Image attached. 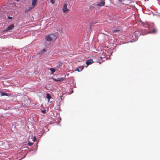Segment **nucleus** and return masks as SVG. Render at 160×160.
<instances>
[{
    "instance_id": "2",
    "label": "nucleus",
    "mask_w": 160,
    "mask_h": 160,
    "mask_svg": "<svg viewBox=\"0 0 160 160\" xmlns=\"http://www.w3.org/2000/svg\"><path fill=\"white\" fill-rule=\"evenodd\" d=\"M30 103L28 97L26 95L23 96L21 101V106L25 108H28Z\"/></svg>"
},
{
    "instance_id": "13",
    "label": "nucleus",
    "mask_w": 160,
    "mask_h": 160,
    "mask_svg": "<svg viewBox=\"0 0 160 160\" xmlns=\"http://www.w3.org/2000/svg\"><path fill=\"white\" fill-rule=\"evenodd\" d=\"M49 70L51 71L52 74H53L56 71L55 69L53 68H49Z\"/></svg>"
},
{
    "instance_id": "5",
    "label": "nucleus",
    "mask_w": 160,
    "mask_h": 160,
    "mask_svg": "<svg viewBox=\"0 0 160 160\" xmlns=\"http://www.w3.org/2000/svg\"><path fill=\"white\" fill-rule=\"evenodd\" d=\"M62 11L63 12L65 13H68L69 11V9L67 8V4H66L65 3L64 4Z\"/></svg>"
},
{
    "instance_id": "24",
    "label": "nucleus",
    "mask_w": 160,
    "mask_h": 160,
    "mask_svg": "<svg viewBox=\"0 0 160 160\" xmlns=\"http://www.w3.org/2000/svg\"><path fill=\"white\" fill-rule=\"evenodd\" d=\"M42 112L43 113H45L46 112V111L45 110H44L43 111H42Z\"/></svg>"
},
{
    "instance_id": "9",
    "label": "nucleus",
    "mask_w": 160,
    "mask_h": 160,
    "mask_svg": "<svg viewBox=\"0 0 160 160\" xmlns=\"http://www.w3.org/2000/svg\"><path fill=\"white\" fill-rule=\"evenodd\" d=\"M140 34L139 33L138 31H135L134 32L133 35H134L136 37H138L139 35Z\"/></svg>"
},
{
    "instance_id": "22",
    "label": "nucleus",
    "mask_w": 160,
    "mask_h": 160,
    "mask_svg": "<svg viewBox=\"0 0 160 160\" xmlns=\"http://www.w3.org/2000/svg\"><path fill=\"white\" fill-rule=\"evenodd\" d=\"M36 138L35 137H34V139L33 140V142L35 141H36Z\"/></svg>"
},
{
    "instance_id": "4",
    "label": "nucleus",
    "mask_w": 160,
    "mask_h": 160,
    "mask_svg": "<svg viewBox=\"0 0 160 160\" xmlns=\"http://www.w3.org/2000/svg\"><path fill=\"white\" fill-rule=\"evenodd\" d=\"M12 4H6L2 6V8L4 10H10L12 8Z\"/></svg>"
},
{
    "instance_id": "17",
    "label": "nucleus",
    "mask_w": 160,
    "mask_h": 160,
    "mask_svg": "<svg viewBox=\"0 0 160 160\" xmlns=\"http://www.w3.org/2000/svg\"><path fill=\"white\" fill-rule=\"evenodd\" d=\"M84 68V66H80L78 67L79 70H80V71H81Z\"/></svg>"
},
{
    "instance_id": "18",
    "label": "nucleus",
    "mask_w": 160,
    "mask_h": 160,
    "mask_svg": "<svg viewBox=\"0 0 160 160\" xmlns=\"http://www.w3.org/2000/svg\"><path fill=\"white\" fill-rule=\"evenodd\" d=\"M33 144V142H31L30 141H28V144L30 146H31Z\"/></svg>"
},
{
    "instance_id": "15",
    "label": "nucleus",
    "mask_w": 160,
    "mask_h": 160,
    "mask_svg": "<svg viewBox=\"0 0 160 160\" xmlns=\"http://www.w3.org/2000/svg\"><path fill=\"white\" fill-rule=\"evenodd\" d=\"M121 29L119 28H118L116 30H114L112 31V33H114L116 32H118L120 31Z\"/></svg>"
},
{
    "instance_id": "1",
    "label": "nucleus",
    "mask_w": 160,
    "mask_h": 160,
    "mask_svg": "<svg viewBox=\"0 0 160 160\" xmlns=\"http://www.w3.org/2000/svg\"><path fill=\"white\" fill-rule=\"evenodd\" d=\"M57 38V36L54 34H50L45 36V42L46 44L49 45L52 42L55 41Z\"/></svg>"
},
{
    "instance_id": "16",
    "label": "nucleus",
    "mask_w": 160,
    "mask_h": 160,
    "mask_svg": "<svg viewBox=\"0 0 160 160\" xmlns=\"http://www.w3.org/2000/svg\"><path fill=\"white\" fill-rule=\"evenodd\" d=\"M63 80V79L62 78H58L57 79H55V81H62Z\"/></svg>"
},
{
    "instance_id": "8",
    "label": "nucleus",
    "mask_w": 160,
    "mask_h": 160,
    "mask_svg": "<svg viewBox=\"0 0 160 160\" xmlns=\"http://www.w3.org/2000/svg\"><path fill=\"white\" fill-rule=\"evenodd\" d=\"M14 27V26L13 24H11V25L9 26L7 28V29L6 30V31L10 30L12 29Z\"/></svg>"
},
{
    "instance_id": "28",
    "label": "nucleus",
    "mask_w": 160,
    "mask_h": 160,
    "mask_svg": "<svg viewBox=\"0 0 160 160\" xmlns=\"http://www.w3.org/2000/svg\"><path fill=\"white\" fill-rule=\"evenodd\" d=\"M99 63L100 64L101 63V62H100Z\"/></svg>"
},
{
    "instance_id": "12",
    "label": "nucleus",
    "mask_w": 160,
    "mask_h": 160,
    "mask_svg": "<svg viewBox=\"0 0 160 160\" xmlns=\"http://www.w3.org/2000/svg\"><path fill=\"white\" fill-rule=\"evenodd\" d=\"M46 49H43L42 50L40 51V52H39V54H42L46 52Z\"/></svg>"
},
{
    "instance_id": "10",
    "label": "nucleus",
    "mask_w": 160,
    "mask_h": 160,
    "mask_svg": "<svg viewBox=\"0 0 160 160\" xmlns=\"http://www.w3.org/2000/svg\"><path fill=\"white\" fill-rule=\"evenodd\" d=\"M0 95L1 96H8V94L7 93L3 92H0Z\"/></svg>"
},
{
    "instance_id": "14",
    "label": "nucleus",
    "mask_w": 160,
    "mask_h": 160,
    "mask_svg": "<svg viewBox=\"0 0 160 160\" xmlns=\"http://www.w3.org/2000/svg\"><path fill=\"white\" fill-rule=\"evenodd\" d=\"M21 121L22 122V123H23L24 124L26 123V120L25 118L24 117H22L21 118Z\"/></svg>"
},
{
    "instance_id": "20",
    "label": "nucleus",
    "mask_w": 160,
    "mask_h": 160,
    "mask_svg": "<svg viewBox=\"0 0 160 160\" xmlns=\"http://www.w3.org/2000/svg\"><path fill=\"white\" fill-rule=\"evenodd\" d=\"M50 2L52 4H54L55 3V1L54 0H50Z\"/></svg>"
},
{
    "instance_id": "26",
    "label": "nucleus",
    "mask_w": 160,
    "mask_h": 160,
    "mask_svg": "<svg viewBox=\"0 0 160 160\" xmlns=\"http://www.w3.org/2000/svg\"><path fill=\"white\" fill-rule=\"evenodd\" d=\"M16 0V1H19V0Z\"/></svg>"
},
{
    "instance_id": "3",
    "label": "nucleus",
    "mask_w": 160,
    "mask_h": 160,
    "mask_svg": "<svg viewBox=\"0 0 160 160\" xmlns=\"http://www.w3.org/2000/svg\"><path fill=\"white\" fill-rule=\"evenodd\" d=\"M37 0H32V7H29L28 10L27 9H26L25 12H28L33 8L36 5Z\"/></svg>"
},
{
    "instance_id": "6",
    "label": "nucleus",
    "mask_w": 160,
    "mask_h": 160,
    "mask_svg": "<svg viewBox=\"0 0 160 160\" xmlns=\"http://www.w3.org/2000/svg\"><path fill=\"white\" fill-rule=\"evenodd\" d=\"M105 5V2L104 0H102L99 3L97 4V5L100 7L104 6Z\"/></svg>"
},
{
    "instance_id": "25",
    "label": "nucleus",
    "mask_w": 160,
    "mask_h": 160,
    "mask_svg": "<svg viewBox=\"0 0 160 160\" xmlns=\"http://www.w3.org/2000/svg\"><path fill=\"white\" fill-rule=\"evenodd\" d=\"M118 1L120 2H122L123 1H124L125 0H118Z\"/></svg>"
},
{
    "instance_id": "7",
    "label": "nucleus",
    "mask_w": 160,
    "mask_h": 160,
    "mask_svg": "<svg viewBox=\"0 0 160 160\" xmlns=\"http://www.w3.org/2000/svg\"><path fill=\"white\" fill-rule=\"evenodd\" d=\"M94 62L92 60V59H90L89 60H87L86 62V64L87 65H88L92 63H93Z\"/></svg>"
},
{
    "instance_id": "27",
    "label": "nucleus",
    "mask_w": 160,
    "mask_h": 160,
    "mask_svg": "<svg viewBox=\"0 0 160 160\" xmlns=\"http://www.w3.org/2000/svg\"><path fill=\"white\" fill-rule=\"evenodd\" d=\"M23 158H20V159H22Z\"/></svg>"
},
{
    "instance_id": "23",
    "label": "nucleus",
    "mask_w": 160,
    "mask_h": 160,
    "mask_svg": "<svg viewBox=\"0 0 160 160\" xmlns=\"http://www.w3.org/2000/svg\"><path fill=\"white\" fill-rule=\"evenodd\" d=\"M8 18L9 19H12V17H9V16H8Z\"/></svg>"
},
{
    "instance_id": "21",
    "label": "nucleus",
    "mask_w": 160,
    "mask_h": 160,
    "mask_svg": "<svg viewBox=\"0 0 160 160\" xmlns=\"http://www.w3.org/2000/svg\"><path fill=\"white\" fill-rule=\"evenodd\" d=\"M76 70L78 71V72H79L80 71L78 68L76 69Z\"/></svg>"
},
{
    "instance_id": "11",
    "label": "nucleus",
    "mask_w": 160,
    "mask_h": 160,
    "mask_svg": "<svg viewBox=\"0 0 160 160\" xmlns=\"http://www.w3.org/2000/svg\"><path fill=\"white\" fill-rule=\"evenodd\" d=\"M46 95L47 98L48 99V102H49V101L50 99L51 98V96L50 94L49 93H47Z\"/></svg>"
},
{
    "instance_id": "19",
    "label": "nucleus",
    "mask_w": 160,
    "mask_h": 160,
    "mask_svg": "<svg viewBox=\"0 0 160 160\" xmlns=\"http://www.w3.org/2000/svg\"><path fill=\"white\" fill-rule=\"evenodd\" d=\"M156 32V30L155 29H153L150 33H155Z\"/></svg>"
}]
</instances>
